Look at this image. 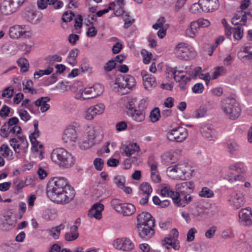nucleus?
<instances>
[{"label": "nucleus", "mask_w": 252, "mask_h": 252, "mask_svg": "<svg viewBox=\"0 0 252 252\" xmlns=\"http://www.w3.org/2000/svg\"><path fill=\"white\" fill-rule=\"evenodd\" d=\"M47 195L53 201L65 205L71 201L75 195V191L63 177H54L51 179L47 187Z\"/></svg>", "instance_id": "nucleus-1"}, {"label": "nucleus", "mask_w": 252, "mask_h": 252, "mask_svg": "<svg viewBox=\"0 0 252 252\" xmlns=\"http://www.w3.org/2000/svg\"><path fill=\"white\" fill-rule=\"evenodd\" d=\"M82 82L78 81L72 84L71 90L76 92L77 90L79 94H76L75 97L80 99H86L95 98L102 94L104 91L103 86L100 84H95L92 87L86 88L83 91Z\"/></svg>", "instance_id": "nucleus-2"}, {"label": "nucleus", "mask_w": 252, "mask_h": 252, "mask_svg": "<svg viewBox=\"0 0 252 252\" xmlns=\"http://www.w3.org/2000/svg\"><path fill=\"white\" fill-rule=\"evenodd\" d=\"M51 158L54 162L64 168L71 167L75 163V159L71 154L62 148L54 149Z\"/></svg>", "instance_id": "nucleus-3"}, {"label": "nucleus", "mask_w": 252, "mask_h": 252, "mask_svg": "<svg viewBox=\"0 0 252 252\" xmlns=\"http://www.w3.org/2000/svg\"><path fill=\"white\" fill-rule=\"evenodd\" d=\"M220 108L226 116L231 120L237 119L241 115L239 103L233 98L226 97L221 101Z\"/></svg>", "instance_id": "nucleus-4"}, {"label": "nucleus", "mask_w": 252, "mask_h": 252, "mask_svg": "<svg viewBox=\"0 0 252 252\" xmlns=\"http://www.w3.org/2000/svg\"><path fill=\"white\" fill-rule=\"evenodd\" d=\"M161 195L163 196L171 197L174 203L178 207H184L192 200L190 194H179L170 189L169 187H165L160 191Z\"/></svg>", "instance_id": "nucleus-5"}, {"label": "nucleus", "mask_w": 252, "mask_h": 252, "mask_svg": "<svg viewBox=\"0 0 252 252\" xmlns=\"http://www.w3.org/2000/svg\"><path fill=\"white\" fill-rule=\"evenodd\" d=\"M176 56L180 59L188 60L193 59L196 54L194 49L187 43H178L175 48Z\"/></svg>", "instance_id": "nucleus-6"}, {"label": "nucleus", "mask_w": 252, "mask_h": 252, "mask_svg": "<svg viewBox=\"0 0 252 252\" xmlns=\"http://www.w3.org/2000/svg\"><path fill=\"white\" fill-rule=\"evenodd\" d=\"M188 136V130L182 126L173 128L167 133V138L170 141L181 142Z\"/></svg>", "instance_id": "nucleus-7"}, {"label": "nucleus", "mask_w": 252, "mask_h": 252, "mask_svg": "<svg viewBox=\"0 0 252 252\" xmlns=\"http://www.w3.org/2000/svg\"><path fill=\"white\" fill-rule=\"evenodd\" d=\"M78 128L74 126H69L64 131L62 139L68 146H72L77 139Z\"/></svg>", "instance_id": "nucleus-8"}, {"label": "nucleus", "mask_w": 252, "mask_h": 252, "mask_svg": "<svg viewBox=\"0 0 252 252\" xmlns=\"http://www.w3.org/2000/svg\"><path fill=\"white\" fill-rule=\"evenodd\" d=\"M114 247L117 250L129 252L134 248V244L127 238H117L113 242Z\"/></svg>", "instance_id": "nucleus-9"}, {"label": "nucleus", "mask_w": 252, "mask_h": 252, "mask_svg": "<svg viewBox=\"0 0 252 252\" xmlns=\"http://www.w3.org/2000/svg\"><path fill=\"white\" fill-rule=\"evenodd\" d=\"M26 26L15 25L10 28L9 34L13 39H18L20 37L26 38L30 36V32L23 31Z\"/></svg>", "instance_id": "nucleus-10"}, {"label": "nucleus", "mask_w": 252, "mask_h": 252, "mask_svg": "<svg viewBox=\"0 0 252 252\" xmlns=\"http://www.w3.org/2000/svg\"><path fill=\"white\" fill-rule=\"evenodd\" d=\"M137 220L136 226H155V219L148 212H143L139 214L137 217Z\"/></svg>", "instance_id": "nucleus-11"}, {"label": "nucleus", "mask_w": 252, "mask_h": 252, "mask_svg": "<svg viewBox=\"0 0 252 252\" xmlns=\"http://www.w3.org/2000/svg\"><path fill=\"white\" fill-rule=\"evenodd\" d=\"M199 5L202 11L211 12L219 8V0H199Z\"/></svg>", "instance_id": "nucleus-12"}, {"label": "nucleus", "mask_w": 252, "mask_h": 252, "mask_svg": "<svg viewBox=\"0 0 252 252\" xmlns=\"http://www.w3.org/2000/svg\"><path fill=\"white\" fill-rule=\"evenodd\" d=\"M239 221L243 225L252 224V211L250 208L242 209L239 213Z\"/></svg>", "instance_id": "nucleus-13"}, {"label": "nucleus", "mask_w": 252, "mask_h": 252, "mask_svg": "<svg viewBox=\"0 0 252 252\" xmlns=\"http://www.w3.org/2000/svg\"><path fill=\"white\" fill-rule=\"evenodd\" d=\"M248 16L252 17L250 12H246L242 10L238 11L232 19V24L235 26L245 25Z\"/></svg>", "instance_id": "nucleus-14"}, {"label": "nucleus", "mask_w": 252, "mask_h": 252, "mask_svg": "<svg viewBox=\"0 0 252 252\" xmlns=\"http://www.w3.org/2000/svg\"><path fill=\"white\" fill-rule=\"evenodd\" d=\"M194 186L192 182H184L176 184V188L179 194H190L193 190Z\"/></svg>", "instance_id": "nucleus-15"}, {"label": "nucleus", "mask_w": 252, "mask_h": 252, "mask_svg": "<svg viewBox=\"0 0 252 252\" xmlns=\"http://www.w3.org/2000/svg\"><path fill=\"white\" fill-rule=\"evenodd\" d=\"M151 226H136L139 236L145 240H149L155 234L154 227Z\"/></svg>", "instance_id": "nucleus-16"}, {"label": "nucleus", "mask_w": 252, "mask_h": 252, "mask_svg": "<svg viewBox=\"0 0 252 252\" xmlns=\"http://www.w3.org/2000/svg\"><path fill=\"white\" fill-rule=\"evenodd\" d=\"M173 78L174 80L180 83L179 86L181 90H184L185 89L186 84L190 80V78L189 77L186 76L184 74V71L183 70H176V72H174Z\"/></svg>", "instance_id": "nucleus-17"}, {"label": "nucleus", "mask_w": 252, "mask_h": 252, "mask_svg": "<svg viewBox=\"0 0 252 252\" xmlns=\"http://www.w3.org/2000/svg\"><path fill=\"white\" fill-rule=\"evenodd\" d=\"M21 127L19 126H4V124L1 127L0 129V135L3 138H7L9 134L12 133L13 134H18L21 133Z\"/></svg>", "instance_id": "nucleus-18"}, {"label": "nucleus", "mask_w": 252, "mask_h": 252, "mask_svg": "<svg viewBox=\"0 0 252 252\" xmlns=\"http://www.w3.org/2000/svg\"><path fill=\"white\" fill-rule=\"evenodd\" d=\"M104 210V205L100 203L94 204L89 210L88 216L90 218H94L100 220L102 218V211Z\"/></svg>", "instance_id": "nucleus-19"}, {"label": "nucleus", "mask_w": 252, "mask_h": 252, "mask_svg": "<svg viewBox=\"0 0 252 252\" xmlns=\"http://www.w3.org/2000/svg\"><path fill=\"white\" fill-rule=\"evenodd\" d=\"M230 201L235 209H239L244 204V195L241 192H234L232 195Z\"/></svg>", "instance_id": "nucleus-20"}, {"label": "nucleus", "mask_w": 252, "mask_h": 252, "mask_svg": "<svg viewBox=\"0 0 252 252\" xmlns=\"http://www.w3.org/2000/svg\"><path fill=\"white\" fill-rule=\"evenodd\" d=\"M18 7V4H15L12 1L10 0L4 2L3 5L1 7V11L3 14L8 15L16 11Z\"/></svg>", "instance_id": "nucleus-21"}, {"label": "nucleus", "mask_w": 252, "mask_h": 252, "mask_svg": "<svg viewBox=\"0 0 252 252\" xmlns=\"http://www.w3.org/2000/svg\"><path fill=\"white\" fill-rule=\"evenodd\" d=\"M171 168V172L174 171L178 174L180 177L182 175H185L186 174H189V166L186 163L183 164H178L174 166L169 167L168 169Z\"/></svg>", "instance_id": "nucleus-22"}, {"label": "nucleus", "mask_w": 252, "mask_h": 252, "mask_svg": "<svg viewBox=\"0 0 252 252\" xmlns=\"http://www.w3.org/2000/svg\"><path fill=\"white\" fill-rule=\"evenodd\" d=\"M50 98L48 96L41 97L37 99L34 102L37 106H41L40 110L42 113L46 112L50 108V105L47 103Z\"/></svg>", "instance_id": "nucleus-23"}, {"label": "nucleus", "mask_w": 252, "mask_h": 252, "mask_svg": "<svg viewBox=\"0 0 252 252\" xmlns=\"http://www.w3.org/2000/svg\"><path fill=\"white\" fill-rule=\"evenodd\" d=\"M70 231L66 233L64 235V239L67 241H74L79 237L78 226L77 225H73L70 227Z\"/></svg>", "instance_id": "nucleus-24"}, {"label": "nucleus", "mask_w": 252, "mask_h": 252, "mask_svg": "<svg viewBox=\"0 0 252 252\" xmlns=\"http://www.w3.org/2000/svg\"><path fill=\"white\" fill-rule=\"evenodd\" d=\"M88 138L90 139V144H86L87 146L90 145H94L95 144L94 140L96 137V130L93 126H88L86 129L84 134Z\"/></svg>", "instance_id": "nucleus-25"}, {"label": "nucleus", "mask_w": 252, "mask_h": 252, "mask_svg": "<svg viewBox=\"0 0 252 252\" xmlns=\"http://www.w3.org/2000/svg\"><path fill=\"white\" fill-rule=\"evenodd\" d=\"M132 119L137 122H141L143 121L145 118V113L144 111L139 110L137 109L133 111L132 112L130 111L128 115Z\"/></svg>", "instance_id": "nucleus-26"}, {"label": "nucleus", "mask_w": 252, "mask_h": 252, "mask_svg": "<svg viewBox=\"0 0 252 252\" xmlns=\"http://www.w3.org/2000/svg\"><path fill=\"white\" fill-rule=\"evenodd\" d=\"M198 26L197 22H192L186 31V35L190 37L193 38L195 37L198 34Z\"/></svg>", "instance_id": "nucleus-27"}, {"label": "nucleus", "mask_w": 252, "mask_h": 252, "mask_svg": "<svg viewBox=\"0 0 252 252\" xmlns=\"http://www.w3.org/2000/svg\"><path fill=\"white\" fill-rule=\"evenodd\" d=\"M122 210L123 212L121 213H123L124 216H130L135 213L136 208L131 203H126L123 204Z\"/></svg>", "instance_id": "nucleus-28"}, {"label": "nucleus", "mask_w": 252, "mask_h": 252, "mask_svg": "<svg viewBox=\"0 0 252 252\" xmlns=\"http://www.w3.org/2000/svg\"><path fill=\"white\" fill-rule=\"evenodd\" d=\"M139 149V146L136 143L129 144L125 147L123 154L125 153L126 156L129 157L135 152H138Z\"/></svg>", "instance_id": "nucleus-29"}, {"label": "nucleus", "mask_w": 252, "mask_h": 252, "mask_svg": "<svg viewBox=\"0 0 252 252\" xmlns=\"http://www.w3.org/2000/svg\"><path fill=\"white\" fill-rule=\"evenodd\" d=\"M175 160L176 159L173 154L170 152L164 154L162 157V163L166 166L174 163Z\"/></svg>", "instance_id": "nucleus-30"}, {"label": "nucleus", "mask_w": 252, "mask_h": 252, "mask_svg": "<svg viewBox=\"0 0 252 252\" xmlns=\"http://www.w3.org/2000/svg\"><path fill=\"white\" fill-rule=\"evenodd\" d=\"M25 17L29 22L33 24H37L39 22L37 17V13L33 11H27Z\"/></svg>", "instance_id": "nucleus-31"}, {"label": "nucleus", "mask_w": 252, "mask_h": 252, "mask_svg": "<svg viewBox=\"0 0 252 252\" xmlns=\"http://www.w3.org/2000/svg\"><path fill=\"white\" fill-rule=\"evenodd\" d=\"M143 84L146 89L150 90L156 86V79L153 76L151 75L147 78V79L143 81Z\"/></svg>", "instance_id": "nucleus-32"}, {"label": "nucleus", "mask_w": 252, "mask_h": 252, "mask_svg": "<svg viewBox=\"0 0 252 252\" xmlns=\"http://www.w3.org/2000/svg\"><path fill=\"white\" fill-rule=\"evenodd\" d=\"M179 236L178 230L176 228L172 229L169 236L165 238L164 241L166 244H171L172 241H177Z\"/></svg>", "instance_id": "nucleus-33"}, {"label": "nucleus", "mask_w": 252, "mask_h": 252, "mask_svg": "<svg viewBox=\"0 0 252 252\" xmlns=\"http://www.w3.org/2000/svg\"><path fill=\"white\" fill-rule=\"evenodd\" d=\"M200 131L203 136L208 138H212V134L214 133V130L208 125L202 126L200 129Z\"/></svg>", "instance_id": "nucleus-34"}, {"label": "nucleus", "mask_w": 252, "mask_h": 252, "mask_svg": "<svg viewBox=\"0 0 252 252\" xmlns=\"http://www.w3.org/2000/svg\"><path fill=\"white\" fill-rule=\"evenodd\" d=\"M124 204L119 199L114 198L111 201V205L112 208L117 212L121 213L123 212L122 208Z\"/></svg>", "instance_id": "nucleus-35"}, {"label": "nucleus", "mask_w": 252, "mask_h": 252, "mask_svg": "<svg viewBox=\"0 0 252 252\" xmlns=\"http://www.w3.org/2000/svg\"><path fill=\"white\" fill-rule=\"evenodd\" d=\"M140 189L142 195H150L153 190V189L150 185L147 182H144L141 184Z\"/></svg>", "instance_id": "nucleus-36"}, {"label": "nucleus", "mask_w": 252, "mask_h": 252, "mask_svg": "<svg viewBox=\"0 0 252 252\" xmlns=\"http://www.w3.org/2000/svg\"><path fill=\"white\" fill-rule=\"evenodd\" d=\"M115 84L118 85L121 89L127 88L126 80V75H119L115 79Z\"/></svg>", "instance_id": "nucleus-37"}, {"label": "nucleus", "mask_w": 252, "mask_h": 252, "mask_svg": "<svg viewBox=\"0 0 252 252\" xmlns=\"http://www.w3.org/2000/svg\"><path fill=\"white\" fill-rule=\"evenodd\" d=\"M17 63L22 72H25L28 70L29 63L28 60L25 58H20L17 61Z\"/></svg>", "instance_id": "nucleus-38"}, {"label": "nucleus", "mask_w": 252, "mask_h": 252, "mask_svg": "<svg viewBox=\"0 0 252 252\" xmlns=\"http://www.w3.org/2000/svg\"><path fill=\"white\" fill-rule=\"evenodd\" d=\"M160 117V111L158 107L155 108L150 115V118L152 122L155 123L159 120Z\"/></svg>", "instance_id": "nucleus-39"}, {"label": "nucleus", "mask_w": 252, "mask_h": 252, "mask_svg": "<svg viewBox=\"0 0 252 252\" xmlns=\"http://www.w3.org/2000/svg\"><path fill=\"white\" fill-rule=\"evenodd\" d=\"M199 195L202 197L211 198L214 196V193L212 190L207 187H203L199 192Z\"/></svg>", "instance_id": "nucleus-40"}, {"label": "nucleus", "mask_w": 252, "mask_h": 252, "mask_svg": "<svg viewBox=\"0 0 252 252\" xmlns=\"http://www.w3.org/2000/svg\"><path fill=\"white\" fill-rule=\"evenodd\" d=\"M15 223V220L10 216H4L1 220V224L3 227L12 226Z\"/></svg>", "instance_id": "nucleus-41"}, {"label": "nucleus", "mask_w": 252, "mask_h": 252, "mask_svg": "<svg viewBox=\"0 0 252 252\" xmlns=\"http://www.w3.org/2000/svg\"><path fill=\"white\" fill-rule=\"evenodd\" d=\"M10 152H11V150L7 144H2L0 147V156L3 158H7L9 156Z\"/></svg>", "instance_id": "nucleus-42"}, {"label": "nucleus", "mask_w": 252, "mask_h": 252, "mask_svg": "<svg viewBox=\"0 0 252 252\" xmlns=\"http://www.w3.org/2000/svg\"><path fill=\"white\" fill-rule=\"evenodd\" d=\"M90 143V139L88 138L87 136L84 135L81 141L79 142V146L80 149L82 150H86L91 148L94 145H90L89 147L87 146V144Z\"/></svg>", "instance_id": "nucleus-43"}, {"label": "nucleus", "mask_w": 252, "mask_h": 252, "mask_svg": "<svg viewBox=\"0 0 252 252\" xmlns=\"http://www.w3.org/2000/svg\"><path fill=\"white\" fill-rule=\"evenodd\" d=\"M91 107L94 111L95 116L102 114L105 108V106L103 103H98L91 106Z\"/></svg>", "instance_id": "nucleus-44"}, {"label": "nucleus", "mask_w": 252, "mask_h": 252, "mask_svg": "<svg viewBox=\"0 0 252 252\" xmlns=\"http://www.w3.org/2000/svg\"><path fill=\"white\" fill-rule=\"evenodd\" d=\"M115 184L120 189H124L126 180L123 176H117L114 178Z\"/></svg>", "instance_id": "nucleus-45"}, {"label": "nucleus", "mask_w": 252, "mask_h": 252, "mask_svg": "<svg viewBox=\"0 0 252 252\" xmlns=\"http://www.w3.org/2000/svg\"><path fill=\"white\" fill-rule=\"evenodd\" d=\"M243 52L247 54L243 58L252 60V43L248 44L244 48Z\"/></svg>", "instance_id": "nucleus-46"}, {"label": "nucleus", "mask_w": 252, "mask_h": 252, "mask_svg": "<svg viewBox=\"0 0 252 252\" xmlns=\"http://www.w3.org/2000/svg\"><path fill=\"white\" fill-rule=\"evenodd\" d=\"M53 68L52 67H49L47 69L44 70H39L38 71H36L34 74V78H36V76H38L37 78L42 76L44 75H49L53 71Z\"/></svg>", "instance_id": "nucleus-47"}, {"label": "nucleus", "mask_w": 252, "mask_h": 252, "mask_svg": "<svg viewBox=\"0 0 252 252\" xmlns=\"http://www.w3.org/2000/svg\"><path fill=\"white\" fill-rule=\"evenodd\" d=\"M227 146L228 148V152L231 154H234V152L237 151L238 149V145L237 144L233 141L229 140L227 142Z\"/></svg>", "instance_id": "nucleus-48"}, {"label": "nucleus", "mask_w": 252, "mask_h": 252, "mask_svg": "<svg viewBox=\"0 0 252 252\" xmlns=\"http://www.w3.org/2000/svg\"><path fill=\"white\" fill-rule=\"evenodd\" d=\"M126 83L127 88L128 89H131L136 85V81L135 78L130 75H126Z\"/></svg>", "instance_id": "nucleus-49"}, {"label": "nucleus", "mask_w": 252, "mask_h": 252, "mask_svg": "<svg viewBox=\"0 0 252 252\" xmlns=\"http://www.w3.org/2000/svg\"><path fill=\"white\" fill-rule=\"evenodd\" d=\"M226 69L223 66H218L214 71L212 75V79H216L218 77L225 73Z\"/></svg>", "instance_id": "nucleus-50"}, {"label": "nucleus", "mask_w": 252, "mask_h": 252, "mask_svg": "<svg viewBox=\"0 0 252 252\" xmlns=\"http://www.w3.org/2000/svg\"><path fill=\"white\" fill-rule=\"evenodd\" d=\"M225 179L226 180H227L229 182H233L234 181H244L245 180V178L243 175V174H238L237 175H235L234 176L233 178H231L229 174H228L225 177Z\"/></svg>", "instance_id": "nucleus-51"}, {"label": "nucleus", "mask_w": 252, "mask_h": 252, "mask_svg": "<svg viewBox=\"0 0 252 252\" xmlns=\"http://www.w3.org/2000/svg\"><path fill=\"white\" fill-rule=\"evenodd\" d=\"M206 108L205 106H201L194 111L193 117L199 118L203 117L206 113Z\"/></svg>", "instance_id": "nucleus-52"}, {"label": "nucleus", "mask_w": 252, "mask_h": 252, "mask_svg": "<svg viewBox=\"0 0 252 252\" xmlns=\"http://www.w3.org/2000/svg\"><path fill=\"white\" fill-rule=\"evenodd\" d=\"M31 142L32 145V150L34 152H37L38 151V148H41L42 147V145L39 144V142L37 140V138H30Z\"/></svg>", "instance_id": "nucleus-53"}, {"label": "nucleus", "mask_w": 252, "mask_h": 252, "mask_svg": "<svg viewBox=\"0 0 252 252\" xmlns=\"http://www.w3.org/2000/svg\"><path fill=\"white\" fill-rule=\"evenodd\" d=\"M116 63L114 60L109 61L104 66L103 69L106 72H110L115 68Z\"/></svg>", "instance_id": "nucleus-54"}, {"label": "nucleus", "mask_w": 252, "mask_h": 252, "mask_svg": "<svg viewBox=\"0 0 252 252\" xmlns=\"http://www.w3.org/2000/svg\"><path fill=\"white\" fill-rule=\"evenodd\" d=\"M233 36L236 39L240 40L242 38L243 34V30H241L240 26L233 28Z\"/></svg>", "instance_id": "nucleus-55"}, {"label": "nucleus", "mask_w": 252, "mask_h": 252, "mask_svg": "<svg viewBox=\"0 0 252 252\" xmlns=\"http://www.w3.org/2000/svg\"><path fill=\"white\" fill-rule=\"evenodd\" d=\"M10 112V108L4 105L0 110V116L2 118H6L9 116Z\"/></svg>", "instance_id": "nucleus-56"}, {"label": "nucleus", "mask_w": 252, "mask_h": 252, "mask_svg": "<svg viewBox=\"0 0 252 252\" xmlns=\"http://www.w3.org/2000/svg\"><path fill=\"white\" fill-rule=\"evenodd\" d=\"M242 164L241 163H236L235 164L231 165L229 167V169L231 170H233L237 172L238 173L241 172L243 173L245 171V169L241 166Z\"/></svg>", "instance_id": "nucleus-57"}, {"label": "nucleus", "mask_w": 252, "mask_h": 252, "mask_svg": "<svg viewBox=\"0 0 252 252\" xmlns=\"http://www.w3.org/2000/svg\"><path fill=\"white\" fill-rule=\"evenodd\" d=\"M94 164L97 170L101 171L103 167L104 161L101 158H96L94 161Z\"/></svg>", "instance_id": "nucleus-58"}, {"label": "nucleus", "mask_w": 252, "mask_h": 252, "mask_svg": "<svg viewBox=\"0 0 252 252\" xmlns=\"http://www.w3.org/2000/svg\"><path fill=\"white\" fill-rule=\"evenodd\" d=\"M204 89V85L202 83H198L195 84L192 88V91L195 94L202 93Z\"/></svg>", "instance_id": "nucleus-59"}, {"label": "nucleus", "mask_w": 252, "mask_h": 252, "mask_svg": "<svg viewBox=\"0 0 252 252\" xmlns=\"http://www.w3.org/2000/svg\"><path fill=\"white\" fill-rule=\"evenodd\" d=\"M141 54L144 56L143 63L145 64H148L152 59V54L145 50H143L141 51Z\"/></svg>", "instance_id": "nucleus-60"}, {"label": "nucleus", "mask_w": 252, "mask_h": 252, "mask_svg": "<svg viewBox=\"0 0 252 252\" xmlns=\"http://www.w3.org/2000/svg\"><path fill=\"white\" fill-rule=\"evenodd\" d=\"M14 89L10 87L6 88L2 92V97H7L8 98L11 97L13 95Z\"/></svg>", "instance_id": "nucleus-61"}, {"label": "nucleus", "mask_w": 252, "mask_h": 252, "mask_svg": "<svg viewBox=\"0 0 252 252\" xmlns=\"http://www.w3.org/2000/svg\"><path fill=\"white\" fill-rule=\"evenodd\" d=\"M10 145L13 147L16 153H19L20 152L18 151L20 148V145L18 143V140L15 138H13L9 140Z\"/></svg>", "instance_id": "nucleus-62"}, {"label": "nucleus", "mask_w": 252, "mask_h": 252, "mask_svg": "<svg viewBox=\"0 0 252 252\" xmlns=\"http://www.w3.org/2000/svg\"><path fill=\"white\" fill-rule=\"evenodd\" d=\"M197 233L196 229L194 227L190 228L187 235V241L188 242L192 241L195 238L194 234Z\"/></svg>", "instance_id": "nucleus-63"}, {"label": "nucleus", "mask_w": 252, "mask_h": 252, "mask_svg": "<svg viewBox=\"0 0 252 252\" xmlns=\"http://www.w3.org/2000/svg\"><path fill=\"white\" fill-rule=\"evenodd\" d=\"M19 114L21 119L25 122H27L31 119V116L26 110H21L19 111Z\"/></svg>", "instance_id": "nucleus-64"}]
</instances>
